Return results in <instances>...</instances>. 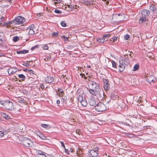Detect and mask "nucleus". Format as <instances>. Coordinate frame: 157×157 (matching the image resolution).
<instances>
[{
    "label": "nucleus",
    "instance_id": "obj_24",
    "mask_svg": "<svg viewBox=\"0 0 157 157\" xmlns=\"http://www.w3.org/2000/svg\"><path fill=\"white\" fill-rule=\"evenodd\" d=\"M41 126L42 127L45 128H50V126L49 124H41Z\"/></svg>",
    "mask_w": 157,
    "mask_h": 157
},
{
    "label": "nucleus",
    "instance_id": "obj_4",
    "mask_svg": "<svg viewBox=\"0 0 157 157\" xmlns=\"http://www.w3.org/2000/svg\"><path fill=\"white\" fill-rule=\"evenodd\" d=\"M4 107L9 110L12 111L15 109L13 103L10 101H6Z\"/></svg>",
    "mask_w": 157,
    "mask_h": 157
},
{
    "label": "nucleus",
    "instance_id": "obj_49",
    "mask_svg": "<svg viewBox=\"0 0 157 157\" xmlns=\"http://www.w3.org/2000/svg\"><path fill=\"white\" fill-rule=\"evenodd\" d=\"M85 3L86 5H87L89 4L92 5V3H91V2L86 1L85 2Z\"/></svg>",
    "mask_w": 157,
    "mask_h": 157
},
{
    "label": "nucleus",
    "instance_id": "obj_14",
    "mask_svg": "<svg viewBox=\"0 0 157 157\" xmlns=\"http://www.w3.org/2000/svg\"><path fill=\"white\" fill-rule=\"evenodd\" d=\"M58 94L59 96H61L64 94V91L62 89L59 88H58Z\"/></svg>",
    "mask_w": 157,
    "mask_h": 157
},
{
    "label": "nucleus",
    "instance_id": "obj_36",
    "mask_svg": "<svg viewBox=\"0 0 157 157\" xmlns=\"http://www.w3.org/2000/svg\"><path fill=\"white\" fill-rule=\"evenodd\" d=\"M51 34L52 35V36L54 37H57L58 36V33H55L54 32H53L51 33Z\"/></svg>",
    "mask_w": 157,
    "mask_h": 157
},
{
    "label": "nucleus",
    "instance_id": "obj_52",
    "mask_svg": "<svg viewBox=\"0 0 157 157\" xmlns=\"http://www.w3.org/2000/svg\"><path fill=\"white\" fill-rule=\"evenodd\" d=\"M23 65L25 67H27L29 66V63H24Z\"/></svg>",
    "mask_w": 157,
    "mask_h": 157
},
{
    "label": "nucleus",
    "instance_id": "obj_59",
    "mask_svg": "<svg viewBox=\"0 0 157 157\" xmlns=\"http://www.w3.org/2000/svg\"><path fill=\"white\" fill-rule=\"evenodd\" d=\"M117 40V38L116 37H115L114 38V39H113V41H115L116 40Z\"/></svg>",
    "mask_w": 157,
    "mask_h": 157
},
{
    "label": "nucleus",
    "instance_id": "obj_27",
    "mask_svg": "<svg viewBox=\"0 0 157 157\" xmlns=\"http://www.w3.org/2000/svg\"><path fill=\"white\" fill-rule=\"evenodd\" d=\"M37 135L41 139L44 140L46 137L43 134L41 133H39L37 134Z\"/></svg>",
    "mask_w": 157,
    "mask_h": 157
},
{
    "label": "nucleus",
    "instance_id": "obj_63",
    "mask_svg": "<svg viewBox=\"0 0 157 157\" xmlns=\"http://www.w3.org/2000/svg\"><path fill=\"white\" fill-rule=\"evenodd\" d=\"M12 0H7V1L9 2H10Z\"/></svg>",
    "mask_w": 157,
    "mask_h": 157
},
{
    "label": "nucleus",
    "instance_id": "obj_43",
    "mask_svg": "<svg viewBox=\"0 0 157 157\" xmlns=\"http://www.w3.org/2000/svg\"><path fill=\"white\" fill-rule=\"evenodd\" d=\"M130 36L128 34H126L124 36V39L126 40H128Z\"/></svg>",
    "mask_w": 157,
    "mask_h": 157
},
{
    "label": "nucleus",
    "instance_id": "obj_50",
    "mask_svg": "<svg viewBox=\"0 0 157 157\" xmlns=\"http://www.w3.org/2000/svg\"><path fill=\"white\" fill-rule=\"evenodd\" d=\"M60 142L62 145V146L63 147L64 149H65V147L64 145L63 142V141H61Z\"/></svg>",
    "mask_w": 157,
    "mask_h": 157
},
{
    "label": "nucleus",
    "instance_id": "obj_40",
    "mask_svg": "<svg viewBox=\"0 0 157 157\" xmlns=\"http://www.w3.org/2000/svg\"><path fill=\"white\" fill-rule=\"evenodd\" d=\"M37 157H46L44 153L42 154H41L40 155H37Z\"/></svg>",
    "mask_w": 157,
    "mask_h": 157
},
{
    "label": "nucleus",
    "instance_id": "obj_33",
    "mask_svg": "<svg viewBox=\"0 0 157 157\" xmlns=\"http://www.w3.org/2000/svg\"><path fill=\"white\" fill-rule=\"evenodd\" d=\"M139 66L138 64H136L134 67L133 71H136L137 70L139 69Z\"/></svg>",
    "mask_w": 157,
    "mask_h": 157
},
{
    "label": "nucleus",
    "instance_id": "obj_12",
    "mask_svg": "<svg viewBox=\"0 0 157 157\" xmlns=\"http://www.w3.org/2000/svg\"><path fill=\"white\" fill-rule=\"evenodd\" d=\"M54 80V78L50 75L48 76L45 77V82L47 83H50L52 82Z\"/></svg>",
    "mask_w": 157,
    "mask_h": 157
},
{
    "label": "nucleus",
    "instance_id": "obj_8",
    "mask_svg": "<svg viewBox=\"0 0 157 157\" xmlns=\"http://www.w3.org/2000/svg\"><path fill=\"white\" fill-rule=\"evenodd\" d=\"M149 10L150 11H152L153 13H157V6L152 4L149 7Z\"/></svg>",
    "mask_w": 157,
    "mask_h": 157
},
{
    "label": "nucleus",
    "instance_id": "obj_47",
    "mask_svg": "<svg viewBox=\"0 0 157 157\" xmlns=\"http://www.w3.org/2000/svg\"><path fill=\"white\" fill-rule=\"evenodd\" d=\"M76 132L79 135H81L82 133L81 131L79 129H77L76 130Z\"/></svg>",
    "mask_w": 157,
    "mask_h": 157
},
{
    "label": "nucleus",
    "instance_id": "obj_46",
    "mask_svg": "<svg viewBox=\"0 0 157 157\" xmlns=\"http://www.w3.org/2000/svg\"><path fill=\"white\" fill-rule=\"evenodd\" d=\"M43 49L44 50H48V47L46 45H44L43 47Z\"/></svg>",
    "mask_w": 157,
    "mask_h": 157
},
{
    "label": "nucleus",
    "instance_id": "obj_15",
    "mask_svg": "<svg viewBox=\"0 0 157 157\" xmlns=\"http://www.w3.org/2000/svg\"><path fill=\"white\" fill-rule=\"evenodd\" d=\"M89 103L90 105L94 106L96 105V101L94 99L91 98L89 101Z\"/></svg>",
    "mask_w": 157,
    "mask_h": 157
},
{
    "label": "nucleus",
    "instance_id": "obj_25",
    "mask_svg": "<svg viewBox=\"0 0 157 157\" xmlns=\"http://www.w3.org/2000/svg\"><path fill=\"white\" fill-rule=\"evenodd\" d=\"M119 63L120 64L122 65H124V66H125V65L127 64L126 62L124 61V60L122 59H121L119 61Z\"/></svg>",
    "mask_w": 157,
    "mask_h": 157
},
{
    "label": "nucleus",
    "instance_id": "obj_64",
    "mask_svg": "<svg viewBox=\"0 0 157 157\" xmlns=\"http://www.w3.org/2000/svg\"><path fill=\"white\" fill-rule=\"evenodd\" d=\"M83 77L85 79H86L87 78V77L85 76H85H84V77Z\"/></svg>",
    "mask_w": 157,
    "mask_h": 157
},
{
    "label": "nucleus",
    "instance_id": "obj_5",
    "mask_svg": "<svg viewBox=\"0 0 157 157\" xmlns=\"http://www.w3.org/2000/svg\"><path fill=\"white\" fill-rule=\"evenodd\" d=\"M22 144L25 147H30L32 146L33 142L30 139L25 137L22 141Z\"/></svg>",
    "mask_w": 157,
    "mask_h": 157
},
{
    "label": "nucleus",
    "instance_id": "obj_22",
    "mask_svg": "<svg viewBox=\"0 0 157 157\" xmlns=\"http://www.w3.org/2000/svg\"><path fill=\"white\" fill-rule=\"evenodd\" d=\"M80 103L83 106H86L87 104V101L85 99L81 101Z\"/></svg>",
    "mask_w": 157,
    "mask_h": 157
},
{
    "label": "nucleus",
    "instance_id": "obj_18",
    "mask_svg": "<svg viewBox=\"0 0 157 157\" xmlns=\"http://www.w3.org/2000/svg\"><path fill=\"white\" fill-rule=\"evenodd\" d=\"M19 78L21 79L19 80L20 81L21 80V81H24L25 79V76L22 74H19L18 75Z\"/></svg>",
    "mask_w": 157,
    "mask_h": 157
},
{
    "label": "nucleus",
    "instance_id": "obj_45",
    "mask_svg": "<svg viewBox=\"0 0 157 157\" xmlns=\"http://www.w3.org/2000/svg\"><path fill=\"white\" fill-rule=\"evenodd\" d=\"M39 47V45H36L35 46H33L31 48V50H34L35 48H38Z\"/></svg>",
    "mask_w": 157,
    "mask_h": 157
},
{
    "label": "nucleus",
    "instance_id": "obj_30",
    "mask_svg": "<svg viewBox=\"0 0 157 157\" xmlns=\"http://www.w3.org/2000/svg\"><path fill=\"white\" fill-rule=\"evenodd\" d=\"M78 100L80 103L81 101H83V97L82 96L79 95L78 97Z\"/></svg>",
    "mask_w": 157,
    "mask_h": 157
},
{
    "label": "nucleus",
    "instance_id": "obj_42",
    "mask_svg": "<svg viewBox=\"0 0 157 157\" xmlns=\"http://www.w3.org/2000/svg\"><path fill=\"white\" fill-rule=\"evenodd\" d=\"M6 101H0V104H1L2 107H4V104L6 103Z\"/></svg>",
    "mask_w": 157,
    "mask_h": 157
},
{
    "label": "nucleus",
    "instance_id": "obj_26",
    "mask_svg": "<svg viewBox=\"0 0 157 157\" xmlns=\"http://www.w3.org/2000/svg\"><path fill=\"white\" fill-rule=\"evenodd\" d=\"M22 109L20 108L17 107V109L15 110V113L17 114H19L20 112H21L22 111Z\"/></svg>",
    "mask_w": 157,
    "mask_h": 157
},
{
    "label": "nucleus",
    "instance_id": "obj_39",
    "mask_svg": "<svg viewBox=\"0 0 157 157\" xmlns=\"http://www.w3.org/2000/svg\"><path fill=\"white\" fill-rule=\"evenodd\" d=\"M54 12L57 13H62V12L59 10L58 9H56L54 11Z\"/></svg>",
    "mask_w": 157,
    "mask_h": 157
},
{
    "label": "nucleus",
    "instance_id": "obj_60",
    "mask_svg": "<svg viewBox=\"0 0 157 157\" xmlns=\"http://www.w3.org/2000/svg\"><path fill=\"white\" fill-rule=\"evenodd\" d=\"M61 78H64L65 77V76L64 75H62L61 76H60Z\"/></svg>",
    "mask_w": 157,
    "mask_h": 157
},
{
    "label": "nucleus",
    "instance_id": "obj_28",
    "mask_svg": "<svg viewBox=\"0 0 157 157\" xmlns=\"http://www.w3.org/2000/svg\"><path fill=\"white\" fill-rule=\"evenodd\" d=\"M10 25V24H9L8 22V23H4L3 24V25L6 26L7 28H10L11 26Z\"/></svg>",
    "mask_w": 157,
    "mask_h": 157
},
{
    "label": "nucleus",
    "instance_id": "obj_6",
    "mask_svg": "<svg viewBox=\"0 0 157 157\" xmlns=\"http://www.w3.org/2000/svg\"><path fill=\"white\" fill-rule=\"evenodd\" d=\"M88 86L89 89H94L97 87H99V86L94 81L89 80L88 82Z\"/></svg>",
    "mask_w": 157,
    "mask_h": 157
},
{
    "label": "nucleus",
    "instance_id": "obj_3",
    "mask_svg": "<svg viewBox=\"0 0 157 157\" xmlns=\"http://www.w3.org/2000/svg\"><path fill=\"white\" fill-rule=\"evenodd\" d=\"M95 109L98 112L103 111L106 109L105 105L101 102H99L96 105Z\"/></svg>",
    "mask_w": 157,
    "mask_h": 157
},
{
    "label": "nucleus",
    "instance_id": "obj_41",
    "mask_svg": "<svg viewBox=\"0 0 157 157\" xmlns=\"http://www.w3.org/2000/svg\"><path fill=\"white\" fill-rule=\"evenodd\" d=\"M113 67L114 68H116V63L115 62L113 61H112V62Z\"/></svg>",
    "mask_w": 157,
    "mask_h": 157
},
{
    "label": "nucleus",
    "instance_id": "obj_17",
    "mask_svg": "<svg viewBox=\"0 0 157 157\" xmlns=\"http://www.w3.org/2000/svg\"><path fill=\"white\" fill-rule=\"evenodd\" d=\"M29 52V51L27 50H20L19 51H17V53L18 54H26L27 53Z\"/></svg>",
    "mask_w": 157,
    "mask_h": 157
},
{
    "label": "nucleus",
    "instance_id": "obj_9",
    "mask_svg": "<svg viewBox=\"0 0 157 157\" xmlns=\"http://www.w3.org/2000/svg\"><path fill=\"white\" fill-rule=\"evenodd\" d=\"M17 24H20L23 23L25 21V18L21 16H18L15 18Z\"/></svg>",
    "mask_w": 157,
    "mask_h": 157
},
{
    "label": "nucleus",
    "instance_id": "obj_21",
    "mask_svg": "<svg viewBox=\"0 0 157 157\" xmlns=\"http://www.w3.org/2000/svg\"><path fill=\"white\" fill-rule=\"evenodd\" d=\"M17 100L19 103H24L25 101L24 99L21 98H17Z\"/></svg>",
    "mask_w": 157,
    "mask_h": 157
},
{
    "label": "nucleus",
    "instance_id": "obj_54",
    "mask_svg": "<svg viewBox=\"0 0 157 157\" xmlns=\"http://www.w3.org/2000/svg\"><path fill=\"white\" fill-rule=\"evenodd\" d=\"M65 149V152L67 153L68 154H69V151H68V149H66L65 148V149Z\"/></svg>",
    "mask_w": 157,
    "mask_h": 157
},
{
    "label": "nucleus",
    "instance_id": "obj_23",
    "mask_svg": "<svg viewBox=\"0 0 157 157\" xmlns=\"http://www.w3.org/2000/svg\"><path fill=\"white\" fill-rule=\"evenodd\" d=\"M107 39H105L104 38H103V37H102V38L101 39H99L97 40V41L100 42L104 43L105 42L106 40H107Z\"/></svg>",
    "mask_w": 157,
    "mask_h": 157
},
{
    "label": "nucleus",
    "instance_id": "obj_1",
    "mask_svg": "<svg viewBox=\"0 0 157 157\" xmlns=\"http://www.w3.org/2000/svg\"><path fill=\"white\" fill-rule=\"evenodd\" d=\"M102 90L99 87H97L94 89H89V92L92 94L96 96L100 97L101 95L103 94Z\"/></svg>",
    "mask_w": 157,
    "mask_h": 157
},
{
    "label": "nucleus",
    "instance_id": "obj_10",
    "mask_svg": "<svg viewBox=\"0 0 157 157\" xmlns=\"http://www.w3.org/2000/svg\"><path fill=\"white\" fill-rule=\"evenodd\" d=\"M98 148L97 147L95 150H90V153L92 157H96L98 155L97 151L98 150Z\"/></svg>",
    "mask_w": 157,
    "mask_h": 157
},
{
    "label": "nucleus",
    "instance_id": "obj_53",
    "mask_svg": "<svg viewBox=\"0 0 157 157\" xmlns=\"http://www.w3.org/2000/svg\"><path fill=\"white\" fill-rule=\"evenodd\" d=\"M40 87L42 89H43L44 88V85L43 84H42L40 85Z\"/></svg>",
    "mask_w": 157,
    "mask_h": 157
},
{
    "label": "nucleus",
    "instance_id": "obj_31",
    "mask_svg": "<svg viewBox=\"0 0 157 157\" xmlns=\"http://www.w3.org/2000/svg\"><path fill=\"white\" fill-rule=\"evenodd\" d=\"M9 24H13L14 25L17 24V23L16 22V20L15 18L14 20H13L11 21H9Z\"/></svg>",
    "mask_w": 157,
    "mask_h": 157
},
{
    "label": "nucleus",
    "instance_id": "obj_13",
    "mask_svg": "<svg viewBox=\"0 0 157 157\" xmlns=\"http://www.w3.org/2000/svg\"><path fill=\"white\" fill-rule=\"evenodd\" d=\"M17 71L15 68L13 67L9 68L8 70V74L10 75H12L15 73Z\"/></svg>",
    "mask_w": 157,
    "mask_h": 157
},
{
    "label": "nucleus",
    "instance_id": "obj_2",
    "mask_svg": "<svg viewBox=\"0 0 157 157\" xmlns=\"http://www.w3.org/2000/svg\"><path fill=\"white\" fill-rule=\"evenodd\" d=\"M150 11L147 10H143L142 11V17L140 19L139 21L140 23H142L146 21L147 18L150 14Z\"/></svg>",
    "mask_w": 157,
    "mask_h": 157
},
{
    "label": "nucleus",
    "instance_id": "obj_55",
    "mask_svg": "<svg viewBox=\"0 0 157 157\" xmlns=\"http://www.w3.org/2000/svg\"><path fill=\"white\" fill-rule=\"evenodd\" d=\"M43 153L42 151H38V154L37 155H40L41 154H42Z\"/></svg>",
    "mask_w": 157,
    "mask_h": 157
},
{
    "label": "nucleus",
    "instance_id": "obj_32",
    "mask_svg": "<svg viewBox=\"0 0 157 157\" xmlns=\"http://www.w3.org/2000/svg\"><path fill=\"white\" fill-rule=\"evenodd\" d=\"M19 40V37L17 36H15L14 37H13V41L14 42H16L18 40Z\"/></svg>",
    "mask_w": 157,
    "mask_h": 157
},
{
    "label": "nucleus",
    "instance_id": "obj_7",
    "mask_svg": "<svg viewBox=\"0 0 157 157\" xmlns=\"http://www.w3.org/2000/svg\"><path fill=\"white\" fill-rule=\"evenodd\" d=\"M147 81L150 84L157 81V79L153 75L148 76L147 78Z\"/></svg>",
    "mask_w": 157,
    "mask_h": 157
},
{
    "label": "nucleus",
    "instance_id": "obj_19",
    "mask_svg": "<svg viewBox=\"0 0 157 157\" xmlns=\"http://www.w3.org/2000/svg\"><path fill=\"white\" fill-rule=\"evenodd\" d=\"M124 65L119 64V70L120 71H123L125 68Z\"/></svg>",
    "mask_w": 157,
    "mask_h": 157
},
{
    "label": "nucleus",
    "instance_id": "obj_35",
    "mask_svg": "<svg viewBox=\"0 0 157 157\" xmlns=\"http://www.w3.org/2000/svg\"><path fill=\"white\" fill-rule=\"evenodd\" d=\"M110 36V34H105V35H104L103 36V38L107 39L109 37V36Z\"/></svg>",
    "mask_w": 157,
    "mask_h": 157
},
{
    "label": "nucleus",
    "instance_id": "obj_16",
    "mask_svg": "<svg viewBox=\"0 0 157 157\" xmlns=\"http://www.w3.org/2000/svg\"><path fill=\"white\" fill-rule=\"evenodd\" d=\"M122 59L124 60V61L126 62L127 63H128L129 62V59L128 58V55L125 54L123 56Z\"/></svg>",
    "mask_w": 157,
    "mask_h": 157
},
{
    "label": "nucleus",
    "instance_id": "obj_57",
    "mask_svg": "<svg viewBox=\"0 0 157 157\" xmlns=\"http://www.w3.org/2000/svg\"><path fill=\"white\" fill-rule=\"evenodd\" d=\"M115 16L116 17H117V16H120L121 15V14H116L115 15Z\"/></svg>",
    "mask_w": 157,
    "mask_h": 157
},
{
    "label": "nucleus",
    "instance_id": "obj_20",
    "mask_svg": "<svg viewBox=\"0 0 157 157\" xmlns=\"http://www.w3.org/2000/svg\"><path fill=\"white\" fill-rule=\"evenodd\" d=\"M7 134V132L6 131H0V138H2L4 135Z\"/></svg>",
    "mask_w": 157,
    "mask_h": 157
},
{
    "label": "nucleus",
    "instance_id": "obj_58",
    "mask_svg": "<svg viewBox=\"0 0 157 157\" xmlns=\"http://www.w3.org/2000/svg\"><path fill=\"white\" fill-rule=\"evenodd\" d=\"M56 103L57 104H60V101L59 100H57V101H56Z\"/></svg>",
    "mask_w": 157,
    "mask_h": 157
},
{
    "label": "nucleus",
    "instance_id": "obj_29",
    "mask_svg": "<svg viewBox=\"0 0 157 157\" xmlns=\"http://www.w3.org/2000/svg\"><path fill=\"white\" fill-rule=\"evenodd\" d=\"M5 20V18L2 17H1L0 18V25H2V23L4 22V21Z\"/></svg>",
    "mask_w": 157,
    "mask_h": 157
},
{
    "label": "nucleus",
    "instance_id": "obj_38",
    "mask_svg": "<svg viewBox=\"0 0 157 157\" xmlns=\"http://www.w3.org/2000/svg\"><path fill=\"white\" fill-rule=\"evenodd\" d=\"M61 37L63 39H64V41H68V38L66 37H65V36L63 35L61 36Z\"/></svg>",
    "mask_w": 157,
    "mask_h": 157
},
{
    "label": "nucleus",
    "instance_id": "obj_48",
    "mask_svg": "<svg viewBox=\"0 0 157 157\" xmlns=\"http://www.w3.org/2000/svg\"><path fill=\"white\" fill-rule=\"evenodd\" d=\"M34 27V25H31L30 27L28 28V29L30 30V29H33V28Z\"/></svg>",
    "mask_w": 157,
    "mask_h": 157
},
{
    "label": "nucleus",
    "instance_id": "obj_37",
    "mask_svg": "<svg viewBox=\"0 0 157 157\" xmlns=\"http://www.w3.org/2000/svg\"><path fill=\"white\" fill-rule=\"evenodd\" d=\"M67 6L69 8H71V9H73V8H74V9H77V6L76 5L75 6V7H74L72 6V5H67Z\"/></svg>",
    "mask_w": 157,
    "mask_h": 157
},
{
    "label": "nucleus",
    "instance_id": "obj_56",
    "mask_svg": "<svg viewBox=\"0 0 157 157\" xmlns=\"http://www.w3.org/2000/svg\"><path fill=\"white\" fill-rule=\"evenodd\" d=\"M80 75L81 76L82 78H83L85 76V75L84 74H80Z\"/></svg>",
    "mask_w": 157,
    "mask_h": 157
},
{
    "label": "nucleus",
    "instance_id": "obj_62",
    "mask_svg": "<svg viewBox=\"0 0 157 157\" xmlns=\"http://www.w3.org/2000/svg\"><path fill=\"white\" fill-rule=\"evenodd\" d=\"M4 56V55L2 54H0V57H2Z\"/></svg>",
    "mask_w": 157,
    "mask_h": 157
},
{
    "label": "nucleus",
    "instance_id": "obj_44",
    "mask_svg": "<svg viewBox=\"0 0 157 157\" xmlns=\"http://www.w3.org/2000/svg\"><path fill=\"white\" fill-rule=\"evenodd\" d=\"M61 25L63 27H65L66 26V25L64 21H62L61 22Z\"/></svg>",
    "mask_w": 157,
    "mask_h": 157
},
{
    "label": "nucleus",
    "instance_id": "obj_34",
    "mask_svg": "<svg viewBox=\"0 0 157 157\" xmlns=\"http://www.w3.org/2000/svg\"><path fill=\"white\" fill-rule=\"evenodd\" d=\"M34 31L33 30V29H30L29 30V35H33L34 34Z\"/></svg>",
    "mask_w": 157,
    "mask_h": 157
},
{
    "label": "nucleus",
    "instance_id": "obj_61",
    "mask_svg": "<svg viewBox=\"0 0 157 157\" xmlns=\"http://www.w3.org/2000/svg\"><path fill=\"white\" fill-rule=\"evenodd\" d=\"M73 151V149L72 148H71L70 149V151H69V152L71 151V152H72Z\"/></svg>",
    "mask_w": 157,
    "mask_h": 157
},
{
    "label": "nucleus",
    "instance_id": "obj_51",
    "mask_svg": "<svg viewBox=\"0 0 157 157\" xmlns=\"http://www.w3.org/2000/svg\"><path fill=\"white\" fill-rule=\"evenodd\" d=\"M28 71L29 73H30V74L31 73V74H34V73H33L34 71H33V70H28Z\"/></svg>",
    "mask_w": 157,
    "mask_h": 157
},
{
    "label": "nucleus",
    "instance_id": "obj_11",
    "mask_svg": "<svg viewBox=\"0 0 157 157\" xmlns=\"http://www.w3.org/2000/svg\"><path fill=\"white\" fill-rule=\"evenodd\" d=\"M104 88L106 90H108L110 88L109 82L107 79H105L104 80Z\"/></svg>",
    "mask_w": 157,
    "mask_h": 157
}]
</instances>
